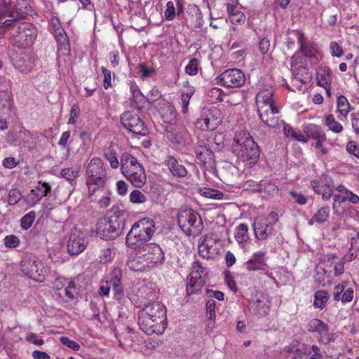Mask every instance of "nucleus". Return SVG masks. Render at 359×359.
Returning <instances> with one entry per match:
<instances>
[{
  "label": "nucleus",
  "mask_w": 359,
  "mask_h": 359,
  "mask_svg": "<svg viewBox=\"0 0 359 359\" xmlns=\"http://www.w3.org/2000/svg\"><path fill=\"white\" fill-rule=\"evenodd\" d=\"M140 257H136L133 259H130L128 262V267L134 271H143L145 265L142 264L140 261Z\"/></svg>",
  "instance_id": "09e8293b"
},
{
  "label": "nucleus",
  "mask_w": 359,
  "mask_h": 359,
  "mask_svg": "<svg viewBox=\"0 0 359 359\" xmlns=\"http://www.w3.org/2000/svg\"><path fill=\"white\" fill-rule=\"evenodd\" d=\"M249 228L246 224H239L234 229V238L240 248H244L250 239Z\"/></svg>",
  "instance_id": "a878e982"
},
{
  "label": "nucleus",
  "mask_w": 359,
  "mask_h": 359,
  "mask_svg": "<svg viewBox=\"0 0 359 359\" xmlns=\"http://www.w3.org/2000/svg\"><path fill=\"white\" fill-rule=\"evenodd\" d=\"M147 197L140 190L135 189L130 194V201L133 203H143L146 202Z\"/></svg>",
  "instance_id": "49530a36"
},
{
  "label": "nucleus",
  "mask_w": 359,
  "mask_h": 359,
  "mask_svg": "<svg viewBox=\"0 0 359 359\" xmlns=\"http://www.w3.org/2000/svg\"><path fill=\"white\" fill-rule=\"evenodd\" d=\"M86 248V241L82 236L72 234L67 243V250L71 255H79Z\"/></svg>",
  "instance_id": "5701e85b"
},
{
  "label": "nucleus",
  "mask_w": 359,
  "mask_h": 359,
  "mask_svg": "<svg viewBox=\"0 0 359 359\" xmlns=\"http://www.w3.org/2000/svg\"><path fill=\"white\" fill-rule=\"evenodd\" d=\"M338 111L341 116L346 117L350 111V104L347 98L344 95H340L337 98Z\"/></svg>",
  "instance_id": "f704fd0d"
},
{
  "label": "nucleus",
  "mask_w": 359,
  "mask_h": 359,
  "mask_svg": "<svg viewBox=\"0 0 359 359\" xmlns=\"http://www.w3.org/2000/svg\"><path fill=\"white\" fill-rule=\"evenodd\" d=\"M299 51L307 57H313L316 53V50L312 44L306 43L302 46H300Z\"/></svg>",
  "instance_id": "603ef678"
},
{
  "label": "nucleus",
  "mask_w": 359,
  "mask_h": 359,
  "mask_svg": "<svg viewBox=\"0 0 359 359\" xmlns=\"http://www.w3.org/2000/svg\"><path fill=\"white\" fill-rule=\"evenodd\" d=\"M36 29L32 24L24 22L18 27L12 35L22 46H31L36 39Z\"/></svg>",
  "instance_id": "ddd939ff"
},
{
  "label": "nucleus",
  "mask_w": 359,
  "mask_h": 359,
  "mask_svg": "<svg viewBox=\"0 0 359 359\" xmlns=\"http://www.w3.org/2000/svg\"><path fill=\"white\" fill-rule=\"evenodd\" d=\"M22 198L20 191L17 188H13L9 191L8 203L10 205L17 204Z\"/></svg>",
  "instance_id": "c03bdc74"
},
{
  "label": "nucleus",
  "mask_w": 359,
  "mask_h": 359,
  "mask_svg": "<svg viewBox=\"0 0 359 359\" xmlns=\"http://www.w3.org/2000/svg\"><path fill=\"white\" fill-rule=\"evenodd\" d=\"M55 37L58 43V54L69 56L71 53L70 44L68 36L62 27L54 31Z\"/></svg>",
  "instance_id": "412c9836"
},
{
  "label": "nucleus",
  "mask_w": 359,
  "mask_h": 359,
  "mask_svg": "<svg viewBox=\"0 0 359 359\" xmlns=\"http://www.w3.org/2000/svg\"><path fill=\"white\" fill-rule=\"evenodd\" d=\"M273 224L265 216H258L255 218L252 225L255 238L258 241H265L270 237L273 231Z\"/></svg>",
  "instance_id": "dca6fc26"
},
{
  "label": "nucleus",
  "mask_w": 359,
  "mask_h": 359,
  "mask_svg": "<svg viewBox=\"0 0 359 359\" xmlns=\"http://www.w3.org/2000/svg\"><path fill=\"white\" fill-rule=\"evenodd\" d=\"M208 272L199 261L193 262L187 278L186 292L188 296L199 293L206 283Z\"/></svg>",
  "instance_id": "0eeeda50"
},
{
  "label": "nucleus",
  "mask_w": 359,
  "mask_h": 359,
  "mask_svg": "<svg viewBox=\"0 0 359 359\" xmlns=\"http://www.w3.org/2000/svg\"><path fill=\"white\" fill-rule=\"evenodd\" d=\"M126 177L133 185L138 188L142 187L147 181L144 169H137L135 173L133 174L131 172Z\"/></svg>",
  "instance_id": "c85d7f7f"
},
{
  "label": "nucleus",
  "mask_w": 359,
  "mask_h": 359,
  "mask_svg": "<svg viewBox=\"0 0 359 359\" xmlns=\"http://www.w3.org/2000/svg\"><path fill=\"white\" fill-rule=\"evenodd\" d=\"M229 18L231 23L236 24L244 22L245 20V16L241 11H236L234 14L229 16Z\"/></svg>",
  "instance_id": "774afa93"
},
{
  "label": "nucleus",
  "mask_w": 359,
  "mask_h": 359,
  "mask_svg": "<svg viewBox=\"0 0 359 359\" xmlns=\"http://www.w3.org/2000/svg\"><path fill=\"white\" fill-rule=\"evenodd\" d=\"M325 124L332 132L340 133L343 130V126L337 122L332 114H329L325 117Z\"/></svg>",
  "instance_id": "72a5a7b5"
},
{
  "label": "nucleus",
  "mask_w": 359,
  "mask_h": 359,
  "mask_svg": "<svg viewBox=\"0 0 359 359\" xmlns=\"http://www.w3.org/2000/svg\"><path fill=\"white\" fill-rule=\"evenodd\" d=\"M303 353L306 355H309V359H323V355H322L320 348L316 345H312L311 346H305L303 348Z\"/></svg>",
  "instance_id": "c9c22d12"
},
{
  "label": "nucleus",
  "mask_w": 359,
  "mask_h": 359,
  "mask_svg": "<svg viewBox=\"0 0 359 359\" xmlns=\"http://www.w3.org/2000/svg\"><path fill=\"white\" fill-rule=\"evenodd\" d=\"M175 17V8L174 3L171 1H168L166 4V9L165 11V18L168 20H172Z\"/></svg>",
  "instance_id": "13d9d810"
},
{
  "label": "nucleus",
  "mask_w": 359,
  "mask_h": 359,
  "mask_svg": "<svg viewBox=\"0 0 359 359\" xmlns=\"http://www.w3.org/2000/svg\"><path fill=\"white\" fill-rule=\"evenodd\" d=\"M203 195L209 198L221 200L224 198V194L220 191L212 189H205L203 191Z\"/></svg>",
  "instance_id": "8fccbe9b"
},
{
  "label": "nucleus",
  "mask_w": 359,
  "mask_h": 359,
  "mask_svg": "<svg viewBox=\"0 0 359 359\" xmlns=\"http://www.w3.org/2000/svg\"><path fill=\"white\" fill-rule=\"evenodd\" d=\"M13 13L11 16L13 20V22L25 19L32 12V8L28 5L27 0H17L16 4L13 5Z\"/></svg>",
  "instance_id": "b1692460"
},
{
  "label": "nucleus",
  "mask_w": 359,
  "mask_h": 359,
  "mask_svg": "<svg viewBox=\"0 0 359 359\" xmlns=\"http://www.w3.org/2000/svg\"><path fill=\"white\" fill-rule=\"evenodd\" d=\"M330 209L328 205H323L319 208L308 221V224L312 226L313 224L320 225L324 224L330 217Z\"/></svg>",
  "instance_id": "393cba45"
},
{
  "label": "nucleus",
  "mask_w": 359,
  "mask_h": 359,
  "mask_svg": "<svg viewBox=\"0 0 359 359\" xmlns=\"http://www.w3.org/2000/svg\"><path fill=\"white\" fill-rule=\"evenodd\" d=\"M142 249L147 251L143 255L148 263L156 264L164 259V254L162 249L157 244L149 243Z\"/></svg>",
  "instance_id": "aec40b11"
},
{
  "label": "nucleus",
  "mask_w": 359,
  "mask_h": 359,
  "mask_svg": "<svg viewBox=\"0 0 359 359\" xmlns=\"http://www.w3.org/2000/svg\"><path fill=\"white\" fill-rule=\"evenodd\" d=\"M13 6L11 0H0V35L4 34L10 27L14 28Z\"/></svg>",
  "instance_id": "f3484780"
},
{
  "label": "nucleus",
  "mask_w": 359,
  "mask_h": 359,
  "mask_svg": "<svg viewBox=\"0 0 359 359\" xmlns=\"http://www.w3.org/2000/svg\"><path fill=\"white\" fill-rule=\"evenodd\" d=\"M161 116L163 122L173 124L176 121L177 112L172 105H165L161 109Z\"/></svg>",
  "instance_id": "cd10ccee"
},
{
  "label": "nucleus",
  "mask_w": 359,
  "mask_h": 359,
  "mask_svg": "<svg viewBox=\"0 0 359 359\" xmlns=\"http://www.w3.org/2000/svg\"><path fill=\"white\" fill-rule=\"evenodd\" d=\"M304 131L308 137L317 140L315 144L316 148L321 147L322 143L326 140L325 134L321 128L316 125L309 124L304 127Z\"/></svg>",
  "instance_id": "4be33fe9"
},
{
  "label": "nucleus",
  "mask_w": 359,
  "mask_h": 359,
  "mask_svg": "<svg viewBox=\"0 0 359 359\" xmlns=\"http://www.w3.org/2000/svg\"><path fill=\"white\" fill-rule=\"evenodd\" d=\"M34 189L42 198L47 196L51 192L52 187L48 182L39 181Z\"/></svg>",
  "instance_id": "ea45409f"
},
{
  "label": "nucleus",
  "mask_w": 359,
  "mask_h": 359,
  "mask_svg": "<svg viewBox=\"0 0 359 359\" xmlns=\"http://www.w3.org/2000/svg\"><path fill=\"white\" fill-rule=\"evenodd\" d=\"M316 80L318 85L323 88H326L331 83V76L330 72L325 69H321L317 72Z\"/></svg>",
  "instance_id": "4c0bfd02"
},
{
  "label": "nucleus",
  "mask_w": 359,
  "mask_h": 359,
  "mask_svg": "<svg viewBox=\"0 0 359 359\" xmlns=\"http://www.w3.org/2000/svg\"><path fill=\"white\" fill-rule=\"evenodd\" d=\"M346 150L349 154L359 157V146L355 141H350L347 143Z\"/></svg>",
  "instance_id": "bf43d9fd"
},
{
  "label": "nucleus",
  "mask_w": 359,
  "mask_h": 359,
  "mask_svg": "<svg viewBox=\"0 0 359 359\" xmlns=\"http://www.w3.org/2000/svg\"><path fill=\"white\" fill-rule=\"evenodd\" d=\"M177 221L181 229L188 236H198L203 228L201 217L191 209L180 211Z\"/></svg>",
  "instance_id": "423d86ee"
},
{
  "label": "nucleus",
  "mask_w": 359,
  "mask_h": 359,
  "mask_svg": "<svg viewBox=\"0 0 359 359\" xmlns=\"http://www.w3.org/2000/svg\"><path fill=\"white\" fill-rule=\"evenodd\" d=\"M253 313L259 317L266 316L269 312V307L264 302L258 300L252 307Z\"/></svg>",
  "instance_id": "58836bf2"
},
{
  "label": "nucleus",
  "mask_w": 359,
  "mask_h": 359,
  "mask_svg": "<svg viewBox=\"0 0 359 359\" xmlns=\"http://www.w3.org/2000/svg\"><path fill=\"white\" fill-rule=\"evenodd\" d=\"M85 176L89 196L105 190L107 170L101 158H91L86 167Z\"/></svg>",
  "instance_id": "f03ea898"
},
{
  "label": "nucleus",
  "mask_w": 359,
  "mask_h": 359,
  "mask_svg": "<svg viewBox=\"0 0 359 359\" xmlns=\"http://www.w3.org/2000/svg\"><path fill=\"white\" fill-rule=\"evenodd\" d=\"M112 290L114 299L121 304H125L126 299L124 295L122 283L112 285Z\"/></svg>",
  "instance_id": "79ce46f5"
},
{
  "label": "nucleus",
  "mask_w": 359,
  "mask_h": 359,
  "mask_svg": "<svg viewBox=\"0 0 359 359\" xmlns=\"http://www.w3.org/2000/svg\"><path fill=\"white\" fill-rule=\"evenodd\" d=\"M154 222L148 218L135 222L127 234V246L135 250L144 248L154 233Z\"/></svg>",
  "instance_id": "7ed1b4c3"
},
{
  "label": "nucleus",
  "mask_w": 359,
  "mask_h": 359,
  "mask_svg": "<svg viewBox=\"0 0 359 359\" xmlns=\"http://www.w3.org/2000/svg\"><path fill=\"white\" fill-rule=\"evenodd\" d=\"M122 125L128 131L140 135H146L148 129L140 117L134 111H126L121 116Z\"/></svg>",
  "instance_id": "f8f14e48"
},
{
  "label": "nucleus",
  "mask_w": 359,
  "mask_h": 359,
  "mask_svg": "<svg viewBox=\"0 0 359 359\" xmlns=\"http://www.w3.org/2000/svg\"><path fill=\"white\" fill-rule=\"evenodd\" d=\"M41 199V196L34 189H32L29 194L24 197V201L29 207H34Z\"/></svg>",
  "instance_id": "a19ab883"
},
{
  "label": "nucleus",
  "mask_w": 359,
  "mask_h": 359,
  "mask_svg": "<svg viewBox=\"0 0 359 359\" xmlns=\"http://www.w3.org/2000/svg\"><path fill=\"white\" fill-rule=\"evenodd\" d=\"M60 342L69 348L77 351L80 349V345L76 341L70 339L67 337H61L60 339Z\"/></svg>",
  "instance_id": "5fc2aeb1"
},
{
  "label": "nucleus",
  "mask_w": 359,
  "mask_h": 359,
  "mask_svg": "<svg viewBox=\"0 0 359 359\" xmlns=\"http://www.w3.org/2000/svg\"><path fill=\"white\" fill-rule=\"evenodd\" d=\"M265 256L266 252L263 251L254 252L252 257L245 263L246 269L249 271H267L268 264Z\"/></svg>",
  "instance_id": "a211bd4d"
},
{
  "label": "nucleus",
  "mask_w": 359,
  "mask_h": 359,
  "mask_svg": "<svg viewBox=\"0 0 359 359\" xmlns=\"http://www.w3.org/2000/svg\"><path fill=\"white\" fill-rule=\"evenodd\" d=\"M102 74H104V88L105 89H107L109 87H110L111 86V71L104 67H102Z\"/></svg>",
  "instance_id": "69168bd1"
},
{
  "label": "nucleus",
  "mask_w": 359,
  "mask_h": 359,
  "mask_svg": "<svg viewBox=\"0 0 359 359\" xmlns=\"http://www.w3.org/2000/svg\"><path fill=\"white\" fill-rule=\"evenodd\" d=\"M194 94V91L190 89L186 93H182L181 95V99L182 102V111L183 114H186L188 111V106L189 104V100L191 96Z\"/></svg>",
  "instance_id": "3c124183"
},
{
  "label": "nucleus",
  "mask_w": 359,
  "mask_h": 359,
  "mask_svg": "<svg viewBox=\"0 0 359 359\" xmlns=\"http://www.w3.org/2000/svg\"><path fill=\"white\" fill-rule=\"evenodd\" d=\"M4 245L8 248H15L19 246L20 241L18 236L13 234L6 236L4 239Z\"/></svg>",
  "instance_id": "de8ad7c7"
},
{
  "label": "nucleus",
  "mask_w": 359,
  "mask_h": 359,
  "mask_svg": "<svg viewBox=\"0 0 359 359\" xmlns=\"http://www.w3.org/2000/svg\"><path fill=\"white\" fill-rule=\"evenodd\" d=\"M222 86L226 88H239L245 82L244 73L238 69L224 71L219 77Z\"/></svg>",
  "instance_id": "4468645a"
},
{
  "label": "nucleus",
  "mask_w": 359,
  "mask_h": 359,
  "mask_svg": "<svg viewBox=\"0 0 359 359\" xmlns=\"http://www.w3.org/2000/svg\"><path fill=\"white\" fill-rule=\"evenodd\" d=\"M80 166L76 165L73 168H63L60 174L62 177L67 180L68 181H73L75 180L79 175Z\"/></svg>",
  "instance_id": "e433bc0d"
},
{
  "label": "nucleus",
  "mask_w": 359,
  "mask_h": 359,
  "mask_svg": "<svg viewBox=\"0 0 359 359\" xmlns=\"http://www.w3.org/2000/svg\"><path fill=\"white\" fill-rule=\"evenodd\" d=\"M70 278H67L62 276L57 277L53 282V287L55 291H60L62 289L65 290V286Z\"/></svg>",
  "instance_id": "864d4df0"
},
{
  "label": "nucleus",
  "mask_w": 359,
  "mask_h": 359,
  "mask_svg": "<svg viewBox=\"0 0 359 359\" xmlns=\"http://www.w3.org/2000/svg\"><path fill=\"white\" fill-rule=\"evenodd\" d=\"M121 170L122 174L126 177L130 173H135L137 168L144 169L143 166L137 162V158H121Z\"/></svg>",
  "instance_id": "bb28decb"
},
{
  "label": "nucleus",
  "mask_w": 359,
  "mask_h": 359,
  "mask_svg": "<svg viewBox=\"0 0 359 359\" xmlns=\"http://www.w3.org/2000/svg\"><path fill=\"white\" fill-rule=\"evenodd\" d=\"M233 142V152L237 157H259V148L248 131L237 133Z\"/></svg>",
  "instance_id": "39448f33"
},
{
  "label": "nucleus",
  "mask_w": 359,
  "mask_h": 359,
  "mask_svg": "<svg viewBox=\"0 0 359 359\" xmlns=\"http://www.w3.org/2000/svg\"><path fill=\"white\" fill-rule=\"evenodd\" d=\"M137 316L140 329L149 335L161 334L167 327L166 308L158 302L147 304L138 312Z\"/></svg>",
  "instance_id": "f257e3e1"
},
{
  "label": "nucleus",
  "mask_w": 359,
  "mask_h": 359,
  "mask_svg": "<svg viewBox=\"0 0 359 359\" xmlns=\"http://www.w3.org/2000/svg\"><path fill=\"white\" fill-rule=\"evenodd\" d=\"M310 184L315 194L320 195L323 201L329 200L332 196L334 202L340 198L339 194H333L334 190V180L327 175L323 174L318 179L311 180Z\"/></svg>",
  "instance_id": "9d476101"
},
{
  "label": "nucleus",
  "mask_w": 359,
  "mask_h": 359,
  "mask_svg": "<svg viewBox=\"0 0 359 359\" xmlns=\"http://www.w3.org/2000/svg\"><path fill=\"white\" fill-rule=\"evenodd\" d=\"M347 283L343 282L341 284L336 285L334 288L333 297L335 301H339L341 293L344 292Z\"/></svg>",
  "instance_id": "680f3d73"
},
{
  "label": "nucleus",
  "mask_w": 359,
  "mask_h": 359,
  "mask_svg": "<svg viewBox=\"0 0 359 359\" xmlns=\"http://www.w3.org/2000/svg\"><path fill=\"white\" fill-rule=\"evenodd\" d=\"M187 13L185 21L189 27L197 29L203 26V15L196 5L189 4Z\"/></svg>",
  "instance_id": "6ab92c4d"
},
{
  "label": "nucleus",
  "mask_w": 359,
  "mask_h": 359,
  "mask_svg": "<svg viewBox=\"0 0 359 359\" xmlns=\"http://www.w3.org/2000/svg\"><path fill=\"white\" fill-rule=\"evenodd\" d=\"M79 290V285H76L74 280L70 278L64 290L65 296L67 298V301L74 299L78 295Z\"/></svg>",
  "instance_id": "7c9ffc66"
},
{
  "label": "nucleus",
  "mask_w": 359,
  "mask_h": 359,
  "mask_svg": "<svg viewBox=\"0 0 359 359\" xmlns=\"http://www.w3.org/2000/svg\"><path fill=\"white\" fill-rule=\"evenodd\" d=\"M289 194L294 200V202L300 205H304L308 203L307 196L301 193H297L295 191H290Z\"/></svg>",
  "instance_id": "6e6d98bb"
},
{
  "label": "nucleus",
  "mask_w": 359,
  "mask_h": 359,
  "mask_svg": "<svg viewBox=\"0 0 359 359\" xmlns=\"http://www.w3.org/2000/svg\"><path fill=\"white\" fill-rule=\"evenodd\" d=\"M110 284L108 280H101L98 293L101 296H109L110 292Z\"/></svg>",
  "instance_id": "052dcab7"
},
{
  "label": "nucleus",
  "mask_w": 359,
  "mask_h": 359,
  "mask_svg": "<svg viewBox=\"0 0 359 359\" xmlns=\"http://www.w3.org/2000/svg\"><path fill=\"white\" fill-rule=\"evenodd\" d=\"M307 330L310 332H318V340L320 344H328L333 340L329 325L320 319H311L307 324Z\"/></svg>",
  "instance_id": "2eb2a0df"
},
{
  "label": "nucleus",
  "mask_w": 359,
  "mask_h": 359,
  "mask_svg": "<svg viewBox=\"0 0 359 359\" xmlns=\"http://www.w3.org/2000/svg\"><path fill=\"white\" fill-rule=\"evenodd\" d=\"M329 299L328 294L325 290H318L314 294L313 306L323 310L325 308Z\"/></svg>",
  "instance_id": "c756f323"
},
{
  "label": "nucleus",
  "mask_w": 359,
  "mask_h": 359,
  "mask_svg": "<svg viewBox=\"0 0 359 359\" xmlns=\"http://www.w3.org/2000/svg\"><path fill=\"white\" fill-rule=\"evenodd\" d=\"M96 233L103 240H111L121 233L120 218L116 214L99 219Z\"/></svg>",
  "instance_id": "6e6552de"
},
{
  "label": "nucleus",
  "mask_w": 359,
  "mask_h": 359,
  "mask_svg": "<svg viewBox=\"0 0 359 359\" xmlns=\"http://www.w3.org/2000/svg\"><path fill=\"white\" fill-rule=\"evenodd\" d=\"M171 160L168 163L170 172L176 177H184L187 174L185 167L179 164L177 158H171Z\"/></svg>",
  "instance_id": "2f4dec72"
},
{
  "label": "nucleus",
  "mask_w": 359,
  "mask_h": 359,
  "mask_svg": "<svg viewBox=\"0 0 359 359\" xmlns=\"http://www.w3.org/2000/svg\"><path fill=\"white\" fill-rule=\"evenodd\" d=\"M21 271L34 280L43 283L48 277L57 276V271L43 260L36 257H25L20 263Z\"/></svg>",
  "instance_id": "20e7f679"
},
{
  "label": "nucleus",
  "mask_w": 359,
  "mask_h": 359,
  "mask_svg": "<svg viewBox=\"0 0 359 359\" xmlns=\"http://www.w3.org/2000/svg\"><path fill=\"white\" fill-rule=\"evenodd\" d=\"M26 340L39 346H42L44 344V340L43 339H37V334L32 332L29 333L27 335Z\"/></svg>",
  "instance_id": "338daca9"
},
{
  "label": "nucleus",
  "mask_w": 359,
  "mask_h": 359,
  "mask_svg": "<svg viewBox=\"0 0 359 359\" xmlns=\"http://www.w3.org/2000/svg\"><path fill=\"white\" fill-rule=\"evenodd\" d=\"M218 147L215 144H208L207 145L198 144L195 147V154L197 157L210 156L214 154V150Z\"/></svg>",
  "instance_id": "473e14b6"
},
{
  "label": "nucleus",
  "mask_w": 359,
  "mask_h": 359,
  "mask_svg": "<svg viewBox=\"0 0 359 359\" xmlns=\"http://www.w3.org/2000/svg\"><path fill=\"white\" fill-rule=\"evenodd\" d=\"M215 302L213 299H210L206 302L207 313L210 316V319L215 318Z\"/></svg>",
  "instance_id": "0e129e2a"
},
{
  "label": "nucleus",
  "mask_w": 359,
  "mask_h": 359,
  "mask_svg": "<svg viewBox=\"0 0 359 359\" xmlns=\"http://www.w3.org/2000/svg\"><path fill=\"white\" fill-rule=\"evenodd\" d=\"M221 111L216 107L203 108L196 124L203 130H213L221 123Z\"/></svg>",
  "instance_id": "9b49d317"
},
{
  "label": "nucleus",
  "mask_w": 359,
  "mask_h": 359,
  "mask_svg": "<svg viewBox=\"0 0 359 359\" xmlns=\"http://www.w3.org/2000/svg\"><path fill=\"white\" fill-rule=\"evenodd\" d=\"M35 219V212L31 211L29 213L24 215L20 220L21 227L23 230H27L29 229Z\"/></svg>",
  "instance_id": "37998d69"
},
{
  "label": "nucleus",
  "mask_w": 359,
  "mask_h": 359,
  "mask_svg": "<svg viewBox=\"0 0 359 359\" xmlns=\"http://www.w3.org/2000/svg\"><path fill=\"white\" fill-rule=\"evenodd\" d=\"M185 72L189 75H196L198 72V60L196 58L190 60L185 67Z\"/></svg>",
  "instance_id": "4d7b16f0"
},
{
  "label": "nucleus",
  "mask_w": 359,
  "mask_h": 359,
  "mask_svg": "<svg viewBox=\"0 0 359 359\" xmlns=\"http://www.w3.org/2000/svg\"><path fill=\"white\" fill-rule=\"evenodd\" d=\"M330 49L334 57H340L344 55L342 48L337 42L333 41L330 43Z\"/></svg>",
  "instance_id": "e2e57ef3"
},
{
  "label": "nucleus",
  "mask_w": 359,
  "mask_h": 359,
  "mask_svg": "<svg viewBox=\"0 0 359 359\" xmlns=\"http://www.w3.org/2000/svg\"><path fill=\"white\" fill-rule=\"evenodd\" d=\"M273 93L271 89H264L257 93L256 96V104L259 116L269 122L271 125L274 124L276 121L275 118H267V110L271 109V114H278L279 109L276 107L275 102L273 99Z\"/></svg>",
  "instance_id": "1a4fd4ad"
},
{
  "label": "nucleus",
  "mask_w": 359,
  "mask_h": 359,
  "mask_svg": "<svg viewBox=\"0 0 359 359\" xmlns=\"http://www.w3.org/2000/svg\"><path fill=\"white\" fill-rule=\"evenodd\" d=\"M122 271L119 268H114L110 273V280L109 283L112 286L121 283Z\"/></svg>",
  "instance_id": "a18cd8bd"
}]
</instances>
